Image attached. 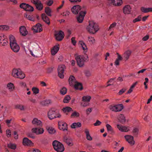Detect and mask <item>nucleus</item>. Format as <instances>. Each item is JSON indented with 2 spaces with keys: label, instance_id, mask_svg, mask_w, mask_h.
Segmentation results:
<instances>
[{
  "label": "nucleus",
  "instance_id": "1",
  "mask_svg": "<svg viewBox=\"0 0 152 152\" xmlns=\"http://www.w3.org/2000/svg\"><path fill=\"white\" fill-rule=\"evenodd\" d=\"M89 24L86 28L87 31L90 34H94L99 29L98 25L93 21H90Z\"/></svg>",
  "mask_w": 152,
  "mask_h": 152
},
{
  "label": "nucleus",
  "instance_id": "2",
  "mask_svg": "<svg viewBox=\"0 0 152 152\" xmlns=\"http://www.w3.org/2000/svg\"><path fill=\"white\" fill-rule=\"evenodd\" d=\"M12 75L15 78L20 79H23L25 77L24 73L19 69H13L12 72Z\"/></svg>",
  "mask_w": 152,
  "mask_h": 152
},
{
  "label": "nucleus",
  "instance_id": "3",
  "mask_svg": "<svg viewBox=\"0 0 152 152\" xmlns=\"http://www.w3.org/2000/svg\"><path fill=\"white\" fill-rule=\"evenodd\" d=\"M52 145L54 149L58 152H62L64 150L63 145L58 141L55 140Z\"/></svg>",
  "mask_w": 152,
  "mask_h": 152
},
{
  "label": "nucleus",
  "instance_id": "4",
  "mask_svg": "<svg viewBox=\"0 0 152 152\" xmlns=\"http://www.w3.org/2000/svg\"><path fill=\"white\" fill-rule=\"evenodd\" d=\"M49 118L52 119L55 118H60L61 115L58 113V111L54 108L51 109L48 113Z\"/></svg>",
  "mask_w": 152,
  "mask_h": 152
},
{
  "label": "nucleus",
  "instance_id": "5",
  "mask_svg": "<svg viewBox=\"0 0 152 152\" xmlns=\"http://www.w3.org/2000/svg\"><path fill=\"white\" fill-rule=\"evenodd\" d=\"M110 110L115 112L121 111L123 109L124 106L122 104H117L111 105L109 107Z\"/></svg>",
  "mask_w": 152,
  "mask_h": 152
},
{
  "label": "nucleus",
  "instance_id": "6",
  "mask_svg": "<svg viewBox=\"0 0 152 152\" xmlns=\"http://www.w3.org/2000/svg\"><path fill=\"white\" fill-rule=\"evenodd\" d=\"M31 1L38 10L41 11L43 9V6L40 0H31Z\"/></svg>",
  "mask_w": 152,
  "mask_h": 152
},
{
  "label": "nucleus",
  "instance_id": "7",
  "mask_svg": "<svg viewBox=\"0 0 152 152\" xmlns=\"http://www.w3.org/2000/svg\"><path fill=\"white\" fill-rule=\"evenodd\" d=\"M65 69V66L64 65H59L58 68V76L61 78L64 77V72Z\"/></svg>",
  "mask_w": 152,
  "mask_h": 152
},
{
  "label": "nucleus",
  "instance_id": "8",
  "mask_svg": "<svg viewBox=\"0 0 152 152\" xmlns=\"http://www.w3.org/2000/svg\"><path fill=\"white\" fill-rule=\"evenodd\" d=\"M88 58H75L77 65L80 66H82L85 62L88 61Z\"/></svg>",
  "mask_w": 152,
  "mask_h": 152
},
{
  "label": "nucleus",
  "instance_id": "9",
  "mask_svg": "<svg viewBox=\"0 0 152 152\" xmlns=\"http://www.w3.org/2000/svg\"><path fill=\"white\" fill-rule=\"evenodd\" d=\"M56 39L58 41H61L64 38V32L62 31H60L59 32H57L55 34Z\"/></svg>",
  "mask_w": 152,
  "mask_h": 152
},
{
  "label": "nucleus",
  "instance_id": "10",
  "mask_svg": "<svg viewBox=\"0 0 152 152\" xmlns=\"http://www.w3.org/2000/svg\"><path fill=\"white\" fill-rule=\"evenodd\" d=\"M31 29L33 31L34 33L40 32L42 30V25L40 23H37L34 27H32Z\"/></svg>",
  "mask_w": 152,
  "mask_h": 152
},
{
  "label": "nucleus",
  "instance_id": "11",
  "mask_svg": "<svg viewBox=\"0 0 152 152\" xmlns=\"http://www.w3.org/2000/svg\"><path fill=\"white\" fill-rule=\"evenodd\" d=\"M86 13V11H81L80 12L79 16L77 18V21L78 23H82L83 22L84 17Z\"/></svg>",
  "mask_w": 152,
  "mask_h": 152
},
{
  "label": "nucleus",
  "instance_id": "12",
  "mask_svg": "<svg viewBox=\"0 0 152 152\" xmlns=\"http://www.w3.org/2000/svg\"><path fill=\"white\" fill-rule=\"evenodd\" d=\"M8 42L7 39L4 37V35L3 34L0 35V44L4 46L7 45Z\"/></svg>",
  "mask_w": 152,
  "mask_h": 152
},
{
  "label": "nucleus",
  "instance_id": "13",
  "mask_svg": "<svg viewBox=\"0 0 152 152\" xmlns=\"http://www.w3.org/2000/svg\"><path fill=\"white\" fill-rule=\"evenodd\" d=\"M11 49L15 52H18L20 50V47L17 42L10 45Z\"/></svg>",
  "mask_w": 152,
  "mask_h": 152
},
{
  "label": "nucleus",
  "instance_id": "14",
  "mask_svg": "<svg viewBox=\"0 0 152 152\" xmlns=\"http://www.w3.org/2000/svg\"><path fill=\"white\" fill-rule=\"evenodd\" d=\"M81 7L79 5L74 6L71 9L72 12L75 14H77L80 10Z\"/></svg>",
  "mask_w": 152,
  "mask_h": 152
},
{
  "label": "nucleus",
  "instance_id": "15",
  "mask_svg": "<svg viewBox=\"0 0 152 152\" xmlns=\"http://www.w3.org/2000/svg\"><path fill=\"white\" fill-rule=\"evenodd\" d=\"M125 137L126 141L131 145H133L134 144V141L132 136L130 135H126L125 136Z\"/></svg>",
  "mask_w": 152,
  "mask_h": 152
},
{
  "label": "nucleus",
  "instance_id": "16",
  "mask_svg": "<svg viewBox=\"0 0 152 152\" xmlns=\"http://www.w3.org/2000/svg\"><path fill=\"white\" fill-rule=\"evenodd\" d=\"M20 34L23 36H25L28 33L26 27L24 26H21L20 27Z\"/></svg>",
  "mask_w": 152,
  "mask_h": 152
},
{
  "label": "nucleus",
  "instance_id": "17",
  "mask_svg": "<svg viewBox=\"0 0 152 152\" xmlns=\"http://www.w3.org/2000/svg\"><path fill=\"white\" fill-rule=\"evenodd\" d=\"M131 8L130 5H126L123 8V12L125 14H129L131 13Z\"/></svg>",
  "mask_w": 152,
  "mask_h": 152
},
{
  "label": "nucleus",
  "instance_id": "18",
  "mask_svg": "<svg viewBox=\"0 0 152 152\" xmlns=\"http://www.w3.org/2000/svg\"><path fill=\"white\" fill-rule=\"evenodd\" d=\"M32 132L35 133L37 134H41L44 132L43 129L41 128H33L32 129Z\"/></svg>",
  "mask_w": 152,
  "mask_h": 152
},
{
  "label": "nucleus",
  "instance_id": "19",
  "mask_svg": "<svg viewBox=\"0 0 152 152\" xmlns=\"http://www.w3.org/2000/svg\"><path fill=\"white\" fill-rule=\"evenodd\" d=\"M58 126L59 129L63 131L67 130V124L65 123H58Z\"/></svg>",
  "mask_w": 152,
  "mask_h": 152
},
{
  "label": "nucleus",
  "instance_id": "20",
  "mask_svg": "<svg viewBox=\"0 0 152 152\" xmlns=\"http://www.w3.org/2000/svg\"><path fill=\"white\" fill-rule=\"evenodd\" d=\"M41 17L42 20L46 24L48 25L50 24V19L44 13L42 14L41 15Z\"/></svg>",
  "mask_w": 152,
  "mask_h": 152
},
{
  "label": "nucleus",
  "instance_id": "21",
  "mask_svg": "<svg viewBox=\"0 0 152 152\" xmlns=\"http://www.w3.org/2000/svg\"><path fill=\"white\" fill-rule=\"evenodd\" d=\"M32 124L35 126H38L39 127L42 126V122L37 118H34L32 121Z\"/></svg>",
  "mask_w": 152,
  "mask_h": 152
},
{
  "label": "nucleus",
  "instance_id": "22",
  "mask_svg": "<svg viewBox=\"0 0 152 152\" xmlns=\"http://www.w3.org/2000/svg\"><path fill=\"white\" fill-rule=\"evenodd\" d=\"M59 45H55L51 49V54L52 55H55L58 52L59 49Z\"/></svg>",
  "mask_w": 152,
  "mask_h": 152
},
{
  "label": "nucleus",
  "instance_id": "23",
  "mask_svg": "<svg viewBox=\"0 0 152 152\" xmlns=\"http://www.w3.org/2000/svg\"><path fill=\"white\" fill-rule=\"evenodd\" d=\"M23 143L24 145H31L32 144V142L28 138L25 137L23 140Z\"/></svg>",
  "mask_w": 152,
  "mask_h": 152
},
{
  "label": "nucleus",
  "instance_id": "24",
  "mask_svg": "<svg viewBox=\"0 0 152 152\" xmlns=\"http://www.w3.org/2000/svg\"><path fill=\"white\" fill-rule=\"evenodd\" d=\"M69 85L70 86H73L75 84L76 82L75 77L72 75L70 76L69 79Z\"/></svg>",
  "mask_w": 152,
  "mask_h": 152
},
{
  "label": "nucleus",
  "instance_id": "25",
  "mask_svg": "<svg viewBox=\"0 0 152 152\" xmlns=\"http://www.w3.org/2000/svg\"><path fill=\"white\" fill-rule=\"evenodd\" d=\"M117 126L119 130L121 132H126L129 130V129L126 126H122L119 124H117Z\"/></svg>",
  "mask_w": 152,
  "mask_h": 152
},
{
  "label": "nucleus",
  "instance_id": "26",
  "mask_svg": "<svg viewBox=\"0 0 152 152\" xmlns=\"http://www.w3.org/2000/svg\"><path fill=\"white\" fill-rule=\"evenodd\" d=\"M122 3V0H112V3L115 6H121Z\"/></svg>",
  "mask_w": 152,
  "mask_h": 152
},
{
  "label": "nucleus",
  "instance_id": "27",
  "mask_svg": "<svg viewBox=\"0 0 152 152\" xmlns=\"http://www.w3.org/2000/svg\"><path fill=\"white\" fill-rule=\"evenodd\" d=\"M24 16L25 17H26L30 20L33 21H34L35 20V17L32 15H28L27 13H25Z\"/></svg>",
  "mask_w": 152,
  "mask_h": 152
},
{
  "label": "nucleus",
  "instance_id": "28",
  "mask_svg": "<svg viewBox=\"0 0 152 152\" xmlns=\"http://www.w3.org/2000/svg\"><path fill=\"white\" fill-rule=\"evenodd\" d=\"M118 120L122 124H124L126 121V119L124 115L122 114H120L119 116Z\"/></svg>",
  "mask_w": 152,
  "mask_h": 152
},
{
  "label": "nucleus",
  "instance_id": "29",
  "mask_svg": "<svg viewBox=\"0 0 152 152\" xmlns=\"http://www.w3.org/2000/svg\"><path fill=\"white\" fill-rule=\"evenodd\" d=\"M74 86L76 89H80L81 90L83 89V87L82 84L77 82L75 84V85L73 86Z\"/></svg>",
  "mask_w": 152,
  "mask_h": 152
},
{
  "label": "nucleus",
  "instance_id": "30",
  "mask_svg": "<svg viewBox=\"0 0 152 152\" xmlns=\"http://www.w3.org/2000/svg\"><path fill=\"white\" fill-rule=\"evenodd\" d=\"M81 126V124L80 122L74 123H73L71 126V128L75 129L77 127H79Z\"/></svg>",
  "mask_w": 152,
  "mask_h": 152
},
{
  "label": "nucleus",
  "instance_id": "31",
  "mask_svg": "<svg viewBox=\"0 0 152 152\" xmlns=\"http://www.w3.org/2000/svg\"><path fill=\"white\" fill-rule=\"evenodd\" d=\"M51 101L50 99H47L43 100L41 102V104L44 106H48L51 103Z\"/></svg>",
  "mask_w": 152,
  "mask_h": 152
},
{
  "label": "nucleus",
  "instance_id": "32",
  "mask_svg": "<svg viewBox=\"0 0 152 152\" xmlns=\"http://www.w3.org/2000/svg\"><path fill=\"white\" fill-rule=\"evenodd\" d=\"M85 132L86 135L87 139L89 140H91L92 138L89 134L88 130L87 129H86Z\"/></svg>",
  "mask_w": 152,
  "mask_h": 152
},
{
  "label": "nucleus",
  "instance_id": "33",
  "mask_svg": "<svg viewBox=\"0 0 152 152\" xmlns=\"http://www.w3.org/2000/svg\"><path fill=\"white\" fill-rule=\"evenodd\" d=\"M9 38L10 41V45L13 43L16 42V41L14 37L12 35L9 36Z\"/></svg>",
  "mask_w": 152,
  "mask_h": 152
},
{
  "label": "nucleus",
  "instance_id": "34",
  "mask_svg": "<svg viewBox=\"0 0 152 152\" xmlns=\"http://www.w3.org/2000/svg\"><path fill=\"white\" fill-rule=\"evenodd\" d=\"M45 12L48 16H51V10L49 7H45Z\"/></svg>",
  "mask_w": 152,
  "mask_h": 152
},
{
  "label": "nucleus",
  "instance_id": "35",
  "mask_svg": "<svg viewBox=\"0 0 152 152\" xmlns=\"http://www.w3.org/2000/svg\"><path fill=\"white\" fill-rule=\"evenodd\" d=\"M64 141L69 145L71 144V140L66 136L64 137Z\"/></svg>",
  "mask_w": 152,
  "mask_h": 152
},
{
  "label": "nucleus",
  "instance_id": "36",
  "mask_svg": "<svg viewBox=\"0 0 152 152\" xmlns=\"http://www.w3.org/2000/svg\"><path fill=\"white\" fill-rule=\"evenodd\" d=\"M122 59L123 58H118L116 59L114 62V65L116 66L119 65L120 62L121 61Z\"/></svg>",
  "mask_w": 152,
  "mask_h": 152
},
{
  "label": "nucleus",
  "instance_id": "37",
  "mask_svg": "<svg viewBox=\"0 0 152 152\" xmlns=\"http://www.w3.org/2000/svg\"><path fill=\"white\" fill-rule=\"evenodd\" d=\"M107 130L110 132V134L114 133L113 131L111 126L109 124H107L106 125Z\"/></svg>",
  "mask_w": 152,
  "mask_h": 152
},
{
  "label": "nucleus",
  "instance_id": "38",
  "mask_svg": "<svg viewBox=\"0 0 152 152\" xmlns=\"http://www.w3.org/2000/svg\"><path fill=\"white\" fill-rule=\"evenodd\" d=\"M8 147L11 149L15 150L16 148V146L15 144L10 143L7 144Z\"/></svg>",
  "mask_w": 152,
  "mask_h": 152
},
{
  "label": "nucleus",
  "instance_id": "39",
  "mask_svg": "<svg viewBox=\"0 0 152 152\" xmlns=\"http://www.w3.org/2000/svg\"><path fill=\"white\" fill-rule=\"evenodd\" d=\"M28 4L25 3H23L20 4V7L23 9L25 10H26L27 9V6Z\"/></svg>",
  "mask_w": 152,
  "mask_h": 152
},
{
  "label": "nucleus",
  "instance_id": "40",
  "mask_svg": "<svg viewBox=\"0 0 152 152\" xmlns=\"http://www.w3.org/2000/svg\"><path fill=\"white\" fill-rule=\"evenodd\" d=\"M91 98V97L89 96H84L82 98V101L84 102H89L90 101Z\"/></svg>",
  "mask_w": 152,
  "mask_h": 152
},
{
  "label": "nucleus",
  "instance_id": "41",
  "mask_svg": "<svg viewBox=\"0 0 152 152\" xmlns=\"http://www.w3.org/2000/svg\"><path fill=\"white\" fill-rule=\"evenodd\" d=\"M71 98L69 95L66 96L63 100V102L64 103H68L69 102V101L70 99Z\"/></svg>",
  "mask_w": 152,
  "mask_h": 152
},
{
  "label": "nucleus",
  "instance_id": "42",
  "mask_svg": "<svg viewBox=\"0 0 152 152\" xmlns=\"http://www.w3.org/2000/svg\"><path fill=\"white\" fill-rule=\"evenodd\" d=\"M7 87L9 88L10 91L13 90L14 88L13 84L11 83H8L7 85Z\"/></svg>",
  "mask_w": 152,
  "mask_h": 152
},
{
  "label": "nucleus",
  "instance_id": "43",
  "mask_svg": "<svg viewBox=\"0 0 152 152\" xmlns=\"http://www.w3.org/2000/svg\"><path fill=\"white\" fill-rule=\"evenodd\" d=\"M34 8L33 7L28 4L27 6V9L26 11L29 12H33L34 11Z\"/></svg>",
  "mask_w": 152,
  "mask_h": 152
},
{
  "label": "nucleus",
  "instance_id": "44",
  "mask_svg": "<svg viewBox=\"0 0 152 152\" xmlns=\"http://www.w3.org/2000/svg\"><path fill=\"white\" fill-rule=\"evenodd\" d=\"M9 29L8 26L7 25H1L0 26V29L1 30L7 31Z\"/></svg>",
  "mask_w": 152,
  "mask_h": 152
},
{
  "label": "nucleus",
  "instance_id": "45",
  "mask_svg": "<svg viewBox=\"0 0 152 152\" xmlns=\"http://www.w3.org/2000/svg\"><path fill=\"white\" fill-rule=\"evenodd\" d=\"M32 91L34 94H36L39 93V91L38 88L35 87H33L32 88Z\"/></svg>",
  "mask_w": 152,
  "mask_h": 152
},
{
  "label": "nucleus",
  "instance_id": "46",
  "mask_svg": "<svg viewBox=\"0 0 152 152\" xmlns=\"http://www.w3.org/2000/svg\"><path fill=\"white\" fill-rule=\"evenodd\" d=\"M60 92L61 94L64 95L66 94L67 89L66 88L63 87L60 90Z\"/></svg>",
  "mask_w": 152,
  "mask_h": 152
},
{
  "label": "nucleus",
  "instance_id": "47",
  "mask_svg": "<svg viewBox=\"0 0 152 152\" xmlns=\"http://www.w3.org/2000/svg\"><path fill=\"white\" fill-rule=\"evenodd\" d=\"M48 130L49 133L50 134H53L55 132L54 129L52 127H49L48 129Z\"/></svg>",
  "mask_w": 152,
  "mask_h": 152
},
{
  "label": "nucleus",
  "instance_id": "48",
  "mask_svg": "<svg viewBox=\"0 0 152 152\" xmlns=\"http://www.w3.org/2000/svg\"><path fill=\"white\" fill-rule=\"evenodd\" d=\"M79 115L80 114L78 113L76 111H75L72 113L71 115V118L74 117H78L79 116Z\"/></svg>",
  "mask_w": 152,
  "mask_h": 152
},
{
  "label": "nucleus",
  "instance_id": "49",
  "mask_svg": "<svg viewBox=\"0 0 152 152\" xmlns=\"http://www.w3.org/2000/svg\"><path fill=\"white\" fill-rule=\"evenodd\" d=\"M131 53L132 51L131 50H127L124 52V56L126 57H129L130 56Z\"/></svg>",
  "mask_w": 152,
  "mask_h": 152
},
{
  "label": "nucleus",
  "instance_id": "50",
  "mask_svg": "<svg viewBox=\"0 0 152 152\" xmlns=\"http://www.w3.org/2000/svg\"><path fill=\"white\" fill-rule=\"evenodd\" d=\"M72 109L69 107H66L65 108H64L62 110L64 112H68L72 110Z\"/></svg>",
  "mask_w": 152,
  "mask_h": 152
},
{
  "label": "nucleus",
  "instance_id": "51",
  "mask_svg": "<svg viewBox=\"0 0 152 152\" xmlns=\"http://www.w3.org/2000/svg\"><path fill=\"white\" fill-rule=\"evenodd\" d=\"M80 42L83 49L84 50H86L87 49V46L85 43L83 41H80Z\"/></svg>",
  "mask_w": 152,
  "mask_h": 152
},
{
  "label": "nucleus",
  "instance_id": "52",
  "mask_svg": "<svg viewBox=\"0 0 152 152\" xmlns=\"http://www.w3.org/2000/svg\"><path fill=\"white\" fill-rule=\"evenodd\" d=\"M139 132L138 129L137 128H134L133 130V132L135 136H137Z\"/></svg>",
  "mask_w": 152,
  "mask_h": 152
},
{
  "label": "nucleus",
  "instance_id": "53",
  "mask_svg": "<svg viewBox=\"0 0 152 152\" xmlns=\"http://www.w3.org/2000/svg\"><path fill=\"white\" fill-rule=\"evenodd\" d=\"M141 19V15H139L137 18H135L133 20V22L134 23H135L137 22L140 21Z\"/></svg>",
  "mask_w": 152,
  "mask_h": 152
},
{
  "label": "nucleus",
  "instance_id": "54",
  "mask_svg": "<svg viewBox=\"0 0 152 152\" xmlns=\"http://www.w3.org/2000/svg\"><path fill=\"white\" fill-rule=\"evenodd\" d=\"M15 108L17 109H18L21 110H24L23 106L21 105H17L15 106Z\"/></svg>",
  "mask_w": 152,
  "mask_h": 152
},
{
  "label": "nucleus",
  "instance_id": "55",
  "mask_svg": "<svg viewBox=\"0 0 152 152\" xmlns=\"http://www.w3.org/2000/svg\"><path fill=\"white\" fill-rule=\"evenodd\" d=\"M86 75L87 77H89L91 75V73L89 70H86L85 72Z\"/></svg>",
  "mask_w": 152,
  "mask_h": 152
},
{
  "label": "nucleus",
  "instance_id": "56",
  "mask_svg": "<svg viewBox=\"0 0 152 152\" xmlns=\"http://www.w3.org/2000/svg\"><path fill=\"white\" fill-rule=\"evenodd\" d=\"M141 10L144 13L148 12V8H145L144 7H142L141 8Z\"/></svg>",
  "mask_w": 152,
  "mask_h": 152
},
{
  "label": "nucleus",
  "instance_id": "57",
  "mask_svg": "<svg viewBox=\"0 0 152 152\" xmlns=\"http://www.w3.org/2000/svg\"><path fill=\"white\" fill-rule=\"evenodd\" d=\"M101 124V122L98 120H97L96 123L94 124L95 126H97L100 125Z\"/></svg>",
  "mask_w": 152,
  "mask_h": 152
},
{
  "label": "nucleus",
  "instance_id": "58",
  "mask_svg": "<svg viewBox=\"0 0 152 152\" xmlns=\"http://www.w3.org/2000/svg\"><path fill=\"white\" fill-rule=\"evenodd\" d=\"M117 24L115 22H114L112 24H111L109 27V29H110L114 27H115Z\"/></svg>",
  "mask_w": 152,
  "mask_h": 152
},
{
  "label": "nucleus",
  "instance_id": "59",
  "mask_svg": "<svg viewBox=\"0 0 152 152\" xmlns=\"http://www.w3.org/2000/svg\"><path fill=\"white\" fill-rule=\"evenodd\" d=\"M92 108H89L87 109L86 110V114L87 115H88L89 113L91 112L92 111Z\"/></svg>",
  "mask_w": 152,
  "mask_h": 152
},
{
  "label": "nucleus",
  "instance_id": "60",
  "mask_svg": "<svg viewBox=\"0 0 152 152\" xmlns=\"http://www.w3.org/2000/svg\"><path fill=\"white\" fill-rule=\"evenodd\" d=\"M126 90L125 89L122 88L119 91L118 94L119 95H121L124 93Z\"/></svg>",
  "mask_w": 152,
  "mask_h": 152
},
{
  "label": "nucleus",
  "instance_id": "61",
  "mask_svg": "<svg viewBox=\"0 0 152 152\" xmlns=\"http://www.w3.org/2000/svg\"><path fill=\"white\" fill-rule=\"evenodd\" d=\"M75 37H73L71 39L73 45H75L76 43V42L75 40Z\"/></svg>",
  "mask_w": 152,
  "mask_h": 152
},
{
  "label": "nucleus",
  "instance_id": "62",
  "mask_svg": "<svg viewBox=\"0 0 152 152\" xmlns=\"http://www.w3.org/2000/svg\"><path fill=\"white\" fill-rule=\"evenodd\" d=\"M53 3V1L52 0H49L47 2V4L48 6H51Z\"/></svg>",
  "mask_w": 152,
  "mask_h": 152
},
{
  "label": "nucleus",
  "instance_id": "63",
  "mask_svg": "<svg viewBox=\"0 0 152 152\" xmlns=\"http://www.w3.org/2000/svg\"><path fill=\"white\" fill-rule=\"evenodd\" d=\"M28 136L32 138H34L35 137V136H34V134H33L31 132L28 133Z\"/></svg>",
  "mask_w": 152,
  "mask_h": 152
},
{
  "label": "nucleus",
  "instance_id": "64",
  "mask_svg": "<svg viewBox=\"0 0 152 152\" xmlns=\"http://www.w3.org/2000/svg\"><path fill=\"white\" fill-rule=\"evenodd\" d=\"M88 102H82L81 104L82 105L83 107H86L88 104Z\"/></svg>",
  "mask_w": 152,
  "mask_h": 152
}]
</instances>
